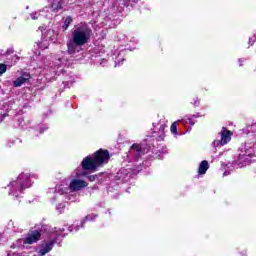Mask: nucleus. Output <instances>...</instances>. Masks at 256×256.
Returning a JSON list of instances; mask_svg holds the SVG:
<instances>
[{
  "instance_id": "4be33fe9",
  "label": "nucleus",
  "mask_w": 256,
  "mask_h": 256,
  "mask_svg": "<svg viewBox=\"0 0 256 256\" xmlns=\"http://www.w3.org/2000/svg\"><path fill=\"white\" fill-rule=\"evenodd\" d=\"M57 211H59V213H62L63 210L65 209V203H60L56 206Z\"/></svg>"
},
{
  "instance_id": "7ed1b4c3",
  "label": "nucleus",
  "mask_w": 256,
  "mask_h": 256,
  "mask_svg": "<svg viewBox=\"0 0 256 256\" xmlns=\"http://www.w3.org/2000/svg\"><path fill=\"white\" fill-rule=\"evenodd\" d=\"M91 35H93V30L87 23L81 22L75 25L71 30V39L67 42V52L69 55L79 53V49L89 43Z\"/></svg>"
},
{
  "instance_id": "9d476101",
  "label": "nucleus",
  "mask_w": 256,
  "mask_h": 256,
  "mask_svg": "<svg viewBox=\"0 0 256 256\" xmlns=\"http://www.w3.org/2000/svg\"><path fill=\"white\" fill-rule=\"evenodd\" d=\"M62 57L55 58L52 63L46 64V67H50L52 71L55 73L56 69H61L63 65H67V58H65V52H61Z\"/></svg>"
},
{
  "instance_id": "a878e982",
  "label": "nucleus",
  "mask_w": 256,
  "mask_h": 256,
  "mask_svg": "<svg viewBox=\"0 0 256 256\" xmlns=\"http://www.w3.org/2000/svg\"><path fill=\"white\" fill-rule=\"evenodd\" d=\"M89 181L93 182L95 179H97V175H90L88 176Z\"/></svg>"
},
{
  "instance_id": "5701e85b",
  "label": "nucleus",
  "mask_w": 256,
  "mask_h": 256,
  "mask_svg": "<svg viewBox=\"0 0 256 256\" xmlns=\"http://www.w3.org/2000/svg\"><path fill=\"white\" fill-rule=\"evenodd\" d=\"M7 71V65L0 64V75H3Z\"/></svg>"
},
{
  "instance_id": "2eb2a0df",
  "label": "nucleus",
  "mask_w": 256,
  "mask_h": 256,
  "mask_svg": "<svg viewBox=\"0 0 256 256\" xmlns=\"http://www.w3.org/2000/svg\"><path fill=\"white\" fill-rule=\"evenodd\" d=\"M209 169V162L206 160H203L198 168L199 175H205L207 173V170Z\"/></svg>"
},
{
  "instance_id": "f8f14e48",
  "label": "nucleus",
  "mask_w": 256,
  "mask_h": 256,
  "mask_svg": "<svg viewBox=\"0 0 256 256\" xmlns=\"http://www.w3.org/2000/svg\"><path fill=\"white\" fill-rule=\"evenodd\" d=\"M97 219V214H90L87 215L81 222V226L77 225L73 228V226H69L68 227V231L69 233H77V231H79V229H81V227H83V225H85V223H87V221H95Z\"/></svg>"
},
{
  "instance_id": "6e6552de",
  "label": "nucleus",
  "mask_w": 256,
  "mask_h": 256,
  "mask_svg": "<svg viewBox=\"0 0 256 256\" xmlns=\"http://www.w3.org/2000/svg\"><path fill=\"white\" fill-rule=\"evenodd\" d=\"M149 149L145 147V144H133L129 150L128 157H131L134 161H138V159L145 155V153H149Z\"/></svg>"
},
{
  "instance_id": "6ab92c4d",
  "label": "nucleus",
  "mask_w": 256,
  "mask_h": 256,
  "mask_svg": "<svg viewBox=\"0 0 256 256\" xmlns=\"http://www.w3.org/2000/svg\"><path fill=\"white\" fill-rule=\"evenodd\" d=\"M17 127H21V129H27V126H25V120L23 118H18Z\"/></svg>"
},
{
  "instance_id": "aec40b11",
  "label": "nucleus",
  "mask_w": 256,
  "mask_h": 256,
  "mask_svg": "<svg viewBox=\"0 0 256 256\" xmlns=\"http://www.w3.org/2000/svg\"><path fill=\"white\" fill-rule=\"evenodd\" d=\"M38 47H40V49H48L49 48V41L45 40L42 41L38 44Z\"/></svg>"
},
{
  "instance_id": "20e7f679",
  "label": "nucleus",
  "mask_w": 256,
  "mask_h": 256,
  "mask_svg": "<svg viewBox=\"0 0 256 256\" xmlns=\"http://www.w3.org/2000/svg\"><path fill=\"white\" fill-rule=\"evenodd\" d=\"M109 157V151L103 149L96 151L92 155H88L81 162L82 168H77L73 176L79 179L80 177L87 176V171H97L99 167H103L109 163Z\"/></svg>"
},
{
  "instance_id": "f3484780",
  "label": "nucleus",
  "mask_w": 256,
  "mask_h": 256,
  "mask_svg": "<svg viewBox=\"0 0 256 256\" xmlns=\"http://www.w3.org/2000/svg\"><path fill=\"white\" fill-rule=\"evenodd\" d=\"M73 23V18L71 16L66 17L63 25H62V31H67L69 29V25Z\"/></svg>"
},
{
  "instance_id": "423d86ee",
  "label": "nucleus",
  "mask_w": 256,
  "mask_h": 256,
  "mask_svg": "<svg viewBox=\"0 0 256 256\" xmlns=\"http://www.w3.org/2000/svg\"><path fill=\"white\" fill-rule=\"evenodd\" d=\"M255 155V150L253 149V144H242L239 150V155L237 159V165L240 167H245L251 163V158Z\"/></svg>"
},
{
  "instance_id": "bb28decb",
  "label": "nucleus",
  "mask_w": 256,
  "mask_h": 256,
  "mask_svg": "<svg viewBox=\"0 0 256 256\" xmlns=\"http://www.w3.org/2000/svg\"><path fill=\"white\" fill-rule=\"evenodd\" d=\"M238 61H239V66L243 67V63H245V58H240Z\"/></svg>"
},
{
  "instance_id": "f257e3e1",
  "label": "nucleus",
  "mask_w": 256,
  "mask_h": 256,
  "mask_svg": "<svg viewBox=\"0 0 256 256\" xmlns=\"http://www.w3.org/2000/svg\"><path fill=\"white\" fill-rule=\"evenodd\" d=\"M89 185L86 181L81 179L74 178L71 180L69 186H65L63 184L58 185L55 189H49V193H53L52 202L55 201H70V203H77L79 201V195L76 191H81V189H85Z\"/></svg>"
},
{
  "instance_id": "7c9ffc66",
  "label": "nucleus",
  "mask_w": 256,
  "mask_h": 256,
  "mask_svg": "<svg viewBox=\"0 0 256 256\" xmlns=\"http://www.w3.org/2000/svg\"><path fill=\"white\" fill-rule=\"evenodd\" d=\"M116 65H121V62L119 61V59L117 60Z\"/></svg>"
},
{
  "instance_id": "4468645a",
  "label": "nucleus",
  "mask_w": 256,
  "mask_h": 256,
  "mask_svg": "<svg viewBox=\"0 0 256 256\" xmlns=\"http://www.w3.org/2000/svg\"><path fill=\"white\" fill-rule=\"evenodd\" d=\"M63 9V0H52L51 2V10L54 13H59Z\"/></svg>"
},
{
  "instance_id": "473e14b6",
  "label": "nucleus",
  "mask_w": 256,
  "mask_h": 256,
  "mask_svg": "<svg viewBox=\"0 0 256 256\" xmlns=\"http://www.w3.org/2000/svg\"><path fill=\"white\" fill-rule=\"evenodd\" d=\"M0 237H1V234H0Z\"/></svg>"
},
{
  "instance_id": "b1692460",
  "label": "nucleus",
  "mask_w": 256,
  "mask_h": 256,
  "mask_svg": "<svg viewBox=\"0 0 256 256\" xmlns=\"http://www.w3.org/2000/svg\"><path fill=\"white\" fill-rule=\"evenodd\" d=\"M38 129H39L40 133H43V132L47 131V126L41 125V126H39Z\"/></svg>"
},
{
  "instance_id": "c85d7f7f",
  "label": "nucleus",
  "mask_w": 256,
  "mask_h": 256,
  "mask_svg": "<svg viewBox=\"0 0 256 256\" xmlns=\"http://www.w3.org/2000/svg\"><path fill=\"white\" fill-rule=\"evenodd\" d=\"M223 175L224 177H227V175H229V172L225 171Z\"/></svg>"
},
{
  "instance_id": "cd10ccee",
  "label": "nucleus",
  "mask_w": 256,
  "mask_h": 256,
  "mask_svg": "<svg viewBox=\"0 0 256 256\" xmlns=\"http://www.w3.org/2000/svg\"><path fill=\"white\" fill-rule=\"evenodd\" d=\"M9 116V114H2L1 116H0V123H1V121H3V119H5L6 117H8Z\"/></svg>"
},
{
  "instance_id": "f03ea898",
  "label": "nucleus",
  "mask_w": 256,
  "mask_h": 256,
  "mask_svg": "<svg viewBox=\"0 0 256 256\" xmlns=\"http://www.w3.org/2000/svg\"><path fill=\"white\" fill-rule=\"evenodd\" d=\"M65 228H51V226H42L40 232L38 230H34L29 232L25 238H21L16 240L11 245V249H23L25 245H33V243H37L39 239H41V233H47L48 237L44 241H49L51 239V235H54V245L59 241V239H63L65 237Z\"/></svg>"
},
{
  "instance_id": "0eeeda50",
  "label": "nucleus",
  "mask_w": 256,
  "mask_h": 256,
  "mask_svg": "<svg viewBox=\"0 0 256 256\" xmlns=\"http://www.w3.org/2000/svg\"><path fill=\"white\" fill-rule=\"evenodd\" d=\"M167 129V119L161 118L158 122L153 123V137H157L158 141L165 139V130Z\"/></svg>"
},
{
  "instance_id": "2f4dec72",
  "label": "nucleus",
  "mask_w": 256,
  "mask_h": 256,
  "mask_svg": "<svg viewBox=\"0 0 256 256\" xmlns=\"http://www.w3.org/2000/svg\"><path fill=\"white\" fill-rule=\"evenodd\" d=\"M39 30H40V31H43L41 27H39Z\"/></svg>"
},
{
  "instance_id": "412c9836",
  "label": "nucleus",
  "mask_w": 256,
  "mask_h": 256,
  "mask_svg": "<svg viewBox=\"0 0 256 256\" xmlns=\"http://www.w3.org/2000/svg\"><path fill=\"white\" fill-rule=\"evenodd\" d=\"M31 19H33V21H36V19H40L41 13L40 12H33L30 14Z\"/></svg>"
},
{
  "instance_id": "a211bd4d",
  "label": "nucleus",
  "mask_w": 256,
  "mask_h": 256,
  "mask_svg": "<svg viewBox=\"0 0 256 256\" xmlns=\"http://www.w3.org/2000/svg\"><path fill=\"white\" fill-rule=\"evenodd\" d=\"M171 134L177 137L179 133L177 132V122H174L170 127Z\"/></svg>"
},
{
  "instance_id": "dca6fc26",
  "label": "nucleus",
  "mask_w": 256,
  "mask_h": 256,
  "mask_svg": "<svg viewBox=\"0 0 256 256\" xmlns=\"http://www.w3.org/2000/svg\"><path fill=\"white\" fill-rule=\"evenodd\" d=\"M199 118V114H194L190 117L184 118L181 121V123H183V125H187V123H189V125H191V127H193V125H195V120L193 119H197Z\"/></svg>"
},
{
  "instance_id": "c756f323",
  "label": "nucleus",
  "mask_w": 256,
  "mask_h": 256,
  "mask_svg": "<svg viewBox=\"0 0 256 256\" xmlns=\"http://www.w3.org/2000/svg\"><path fill=\"white\" fill-rule=\"evenodd\" d=\"M53 33V30L48 31V35H51Z\"/></svg>"
},
{
  "instance_id": "393cba45",
  "label": "nucleus",
  "mask_w": 256,
  "mask_h": 256,
  "mask_svg": "<svg viewBox=\"0 0 256 256\" xmlns=\"http://www.w3.org/2000/svg\"><path fill=\"white\" fill-rule=\"evenodd\" d=\"M199 98H195L194 102H192V104L194 105V107H199Z\"/></svg>"
},
{
  "instance_id": "9b49d317",
  "label": "nucleus",
  "mask_w": 256,
  "mask_h": 256,
  "mask_svg": "<svg viewBox=\"0 0 256 256\" xmlns=\"http://www.w3.org/2000/svg\"><path fill=\"white\" fill-rule=\"evenodd\" d=\"M0 55L1 57H6V63H10L11 65H15L19 61V57L13 54V49L7 51L0 50Z\"/></svg>"
},
{
  "instance_id": "1a4fd4ad",
  "label": "nucleus",
  "mask_w": 256,
  "mask_h": 256,
  "mask_svg": "<svg viewBox=\"0 0 256 256\" xmlns=\"http://www.w3.org/2000/svg\"><path fill=\"white\" fill-rule=\"evenodd\" d=\"M219 135H220V140H214L212 143L215 149H217V147L227 145V143L231 141V136L233 135V133H231V131L223 127L222 130L219 132Z\"/></svg>"
},
{
  "instance_id": "ddd939ff",
  "label": "nucleus",
  "mask_w": 256,
  "mask_h": 256,
  "mask_svg": "<svg viewBox=\"0 0 256 256\" xmlns=\"http://www.w3.org/2000/svg\"><path fill=\"white\" fill-rule=\"evenodd\" d=\"M29 79H31V75H29V73H23L20 77L13 81V86L21 87L22 85H25V83H28Z\"/></svg>"
},
{
  "instance_id": "39448f33",
  "label": "nucleus",
  "mask_w": 256,
  "mask_h": 256,
  "mask_svg": "<svg viewBox=\"0 0 256 256\" xmlns=\"http://www.w3.org/2000/svg\"><path fill=\"white\" fill-rule=\"evenodd\" d=\"M33 175L30 173H21L15 180L11 181L8 185V195L14 199H19L23 196V191L32 187Z\"/></svg>"
}]
</instances>
